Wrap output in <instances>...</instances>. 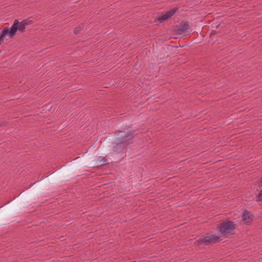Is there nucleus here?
<instances>
[{
	"label": "nucleus",
	"mask_w": 262,
	"mask_h": 262,
	"mask_svg": "<svg viewBox=\"0 0 262 262\" xmlns=\"http://www.w3.org/2000/svg\"><path fill=\"white\" fill-rule=\"evenodd\" d=\"M138 129L133 128L130 125L119 130L116 134L115 142L112 143V149L114 152L119 153L123 148L132 143L133 140L138 134Z\"/></svg>",
	"instance_id": "f257e3e1"
},
{
	"label": "nucleus",
	"mask_w": 262,
	"mask_h": 262,
	"mask_svg": "<svg viewBox=\"0 0 262 262\" xmlns=\"http://www.w3.org/2000/svg\"><path fill=\"white\" fill-rule=\"evenodd\" d=\"M236 227V225L233 222L227 220L218 225L217 230L222 237L228 238L234 234L233 232Z\"/></svg>",
	"instance_id": "f03ea898"
},
{
	"label": "nucleus",
	"mask_w": 262,
	"mask_h": 262,
	"mask_svg": "<svg viewBox=\"0 0 262 262\" xmlns=\"http://www.w3.org/2000/svg\"><path fill=\"white\" fill-rule=\"evenodd\" d=\"M101 158V157H97V156H93L91 157V159L89 160L85 163V166L87 167H93V168H98L100 166H103L106 164H100L101 161L105 162L107 159L105 158H102L100 160L99 159ZM108 163H107V164Z\"/></svg>",
	"instance_id": "7ed1b4c3"
},
{
	"label": "nucleus",
	"mask_w": 262,
	"mask_h": 262,
	"mask_svg": "<svg viewBox=\"0 0 262 262\" xmlns=\"http://www.w3.org/2000/svg\"><path fill=\"white\" fill-rule=\"evenodd\" d=\"M178 11V7H175V8H173L172 9L167 11L163 15H162L161 16L157 17V19H155V22H156V21H157L159 22L160 23H162L164 20H167L168 19L170 18Z\"/></svg>",
	"instance_id": "20e7f679"
},
{
	"label": "nucleus",
	"mask_w": 262,
	"mask_h": 262,
	"mask_svg": "<svg viewBox=\"0 0 262 262\" xmlns=\"http://www.w3.org/2000/svg\"><path fill=\"white\" fill-rule=\"evenodd\" d=\"M242 221L247 225L251 224L253 220L254 215L247 210H244L242 215Z\"/></svg>",
	"instance_id": "39448f33"
},
{
	"label": "nucleus",
	"mask_w": 262,
	"mask_h": 262,
	"mask_svg": "<svg viewBox=\"0 0 262 262\" xmlns=\"http://www.w3.org/2000/svg\"><path fill=\"white\" fill-rule=\"evenodd\" d=\"M11 27L16 35L17 31L21 33L25 32V28L24 25L22 24L21 21L19 22L18 19H15Z\"/></svg>",
	"instance_id": "423d86ee"
},
{
	"label": "nucleus",
	"mask_w": 262,
	"mask_h": 262,
	"mask_svg": "<svg viewBox=\"0 0 262 262\" xmlns=\"http://www.w3.org/2000/svg\"><path fill=\"white\" fill-rule=\"evenodd\" d=\"M189 22L188 21H182L179 25L175 26L177 33L181 34L182 32L186 31L189 28Z\"/></svg>",
	"instance_id": "0eeeda50"
},
{
	"label": "nucleus",
	"mask_w": 262,
	"mask_h": 262,
	"mask_svg": "<svg viewBox=\"0 0 262 262\" xmlns=\"http://www.w3.org/2000/svg\"><path fill=\"white\" fill-rule=\"evenodd\" d=\"M1 33L2 34L5 38L6 36H8L10 38L12 39L15 35L11 27L10 28L8 27H5L1 32Z\"/></svg>",
	"instance_id": "6e6552de"
},
{
	"label": "nucleus",
	"mask_w": 262,
	"mask_h": 262,
	"mask_svg": "<svg viewBox=\"0 0 262 262\" xmlns=\"http://www.w3.org/2000/svg\"><path fill=\"white\" fill-rule=\"evenodd\" d=\"M210 244V241L209 238V236H205L204 238H199L195 241L194 243V245L200 247L201 245L204 244L206 246Z\"/></svg>",
	"instance_id": "1a4fd4ad"
},
{
	"label": "nucleus",
	"mask_w": 262,
	"mask_h": 262,
	"mask_svg": "<svg viewBox=\"0 0 262 262\" xmlns=\"http://www.w3.org/2000/svg\"><path fill=\"white\" fill-rule=\"evenodd\" d=\"M210 241V244L213 243L214 244L219 243L221 241L220 237L219 236L212 234L209 236Z\"/></svg>",
	"instance_id": "9d476101"
},
{
	"label": "nucleus",
	"mask_w": 262,
	"mask_h": 262,
	"mask_svg": "<svg viewBox=\"0 0 262 262\" xmlns=\"http://www.w3.org/2000/svg\"><path fill=\"white\" fill-rule=\"evenodd\" d=\"M54 176V172L52 173L51 174H49V176H47L45 179L47 181H48V183L50 184H54L56 183V181L54 180H52V178H53Z\"/></svg>",
	"instance_id": "9b49d317"
},
{
	"label": "nucleus",
	"mask_w": 262,
	"mask_h": 262,
	"mask_svg": "<svg viewBox=\"0 0 262 262\" xmlns=\"http://www.w3.org/2000/svg\"><path fill=\"white\" fill-rule=\"evenodd\" d=\"M23 24L24 25L25 28H26V26L31 25L33 23V21L32 20H30L29 18L24 19L21 21Z\"/></svg>",
	"instance_id": "f8f14e48"
},
{
	"label": "nucleus",
	"mask_w": 262,
	"mask_h": 262,
	"mask_svg": "<svg viewBox=\"0 0 262 262\" xmlns=\"http://www.w3.org/2000/svg\"><path fill=\"white\" fill-rule=\"evenodd\" d=\"M256 201L262 202V190H260L258 193L256 195Z\"/></svg>",
	"instance_id": "ddd939ff"
},
{
	"label": "nucleus",
	"mask_w": 262,
	"mask_h": 262,
	"mask_svg": "<svg viewBox=\"0 0 262 262\" xmlns=\"http://www.w3.org/2000/svg\"><path fill=\"white\" fill-rule=\"evenodd\" d=\"M83 29L82 26H78L75 28L74 29V34H78L80 33V32Z\"/></svg>",
	"instance_id": "4468645a"
},
{
	"label": "nucleus",
	"mask_w": 262,
	"mask_h": 262,
	"mask_svg": "<svg viewBox=\"0 0 262 262\" xmlns=\"http://www.w3.org/2000/svg\"><path fill=\"white\" fill-rule=\"evenodd\" d=\"M217 32H221V31H216V30H212L210 34V38L212 37L214 35L217 34Z\"/></svg>",
	"instance_id": "2eb2a0df"
},
{
	"label": "nucleus",
	"mask_w": 262,
	"mask_h": 262,
	"mask_svg": "<svg viewBox=\"0 0 262 262\" xmlns=\"http://www.w3.org/2000/svg\"><path fill=\"white\" fill-rule=\"evenodd\" d=\"M225 23H221V24H218L217 25H216L215 28L217 29L218 28H223L224 27H225Z\"/></svg>",
	"instance_id": "dca6fc26"
},
{
	"label": "nucleus",
	"mask_w": 262,
	"mask_h": 262,
	"mask_svg": "<svg viewBox=\"0 0 262 262\" xmlns=\"http://www.w3.org/2000/svg\"><path fill=\"white\" fill-rule=\"evenodd\" d=\"M5 38L2 34L0 33V45L4 41Z\"/></svg>",
	"instance_id": "f3484780"
},
{
	"label": "nucleus",
	"mask_w": 262,
	"mask_h": 262,
	"mask_svg": "<svg viewBox=\"0 0 262 262\" xmlns=\"http://www.w3.org/2000/svg\"><path fill=\"white\" fill-rule=\"evenodd\" d=\"M258 187L259 188L262 187V177L260 178L259 181L258 182Z\"/></svg>",
	"instance_id": "a211bd4d"
},
{
	"label": "nucleus",
	"mask_w": 262,
	"mask_h": 262,
	"mask_svg": "<svg viewBox=\"0 0 262 262\" xmlns=\"http://www.w3.org/2000/svg\"><path fill=\"white\" fill-rule=\"evenodd\" d=\"M7 122L6 121H0V127L5 126Z\"/></svg>",
	"instance_id": "6ab92c4d"
}]
</instances>
